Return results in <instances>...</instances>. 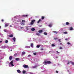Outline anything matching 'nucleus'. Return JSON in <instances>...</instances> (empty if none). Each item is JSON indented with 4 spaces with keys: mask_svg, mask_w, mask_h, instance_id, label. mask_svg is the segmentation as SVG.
Segmentation results:
<instances>
[{
    "mask_svg": "<svg viewBox=\"0 0 74 74\" xmlns=\"http://www.w3.org/2000/svg\"><path fill=\"white\" fill-rule=\"evenodd\" d=\"M22 22H25V20H22Z\"/></svg>",
    "mask_w": 74,
    "mask_h": 74,
    "instance_id": "obj_39",
    "label": "nucleus"
},
{
    "mask_svg": "<svg viewBox=\"0 0 74 74\" xmlns=\"http://www.w3.org/2000/svg\"><path fill=\"white\" fill-rule=\"evenodd\" d=\"M44 49H41V50L42 51Z\"/></svg>",
    "mask_w": 74,
    "mask_h": 74,
    "instance_id": "obj_45",
    "label": "nucleus"
},
{
    "mask_svg": "<svg viewBox=\"0 0 74 74\" xmlns=\"http://www.w3.org/2000/svg\"><path fill=\"white\" fill-rule=\"evenodd\" d=\"M70 63V62H69L67 63V64H69Z\"/></svg>",
    "mask_w": 74,
    "mask_h": 74,
    "instance_id": "obj_48",
    "label": "nucleus"
},
{
    "mask_svg": "<svg viewBox=\"0 0 74 74\" xmlns=\"http://www.w3.org/2000/svg\"><path fill=\"white\" fill-rule=\"evenodd\" d=\"M53 33H55L56 34H58V32H56V31H53Z\"/></svg>",
    "mask_w": 74,
    "mask_h": 74,
    "instance_id": "obj_20",
    "label": "nucleus"
},
{
    "mask_svg": "<svg viewBox=\"0 0 74 74\" xmlns=\"http://www.w3.org/2000/svg\"><path fill=\"white\" fill-rule=\"evenodd\" d=\"M27 16H28V15L27 14L23 15H22V17H27Z\"/></svg>",
    "mask_w": 74,
    "mask_h": 74,
    "instance_id": "obj_5",
    "label": "nucleus"
},
{
    "mask_svg": "<svg viewBox=\"0 0 74 74\" xmlns=\"http://www.w3.org/2000/svg\"><path fill=\"white\" fill-rule=\"evenodd\" d=\"M36 21L35 20H33L31 21V22L30 24H31L32 25L34 24V22H35Z\"/></svg>",
    "mask_w": 74,
    "mask_h": 74,
    "instance_id": "obj_2",
    "label": "nucleus"
},
{
    "mask_svg": "<svg viewBox=\"0 0 74 74\" xmlns=\"http://www.w3.org/2000/svg\"><path fill=\"white\" fill-rule=\"evenodd\" d=\"M17 71L18 73H21V71L19 69L17 70Z\"/></svg>",
    "mask_w": 74,
    "mask_h": 74,
    "instance_id": "obj_6",
    "label": "nucleus"
},
{
    "mask_svg": "<svg viewBox=\"0 0 74 74\" xmlns=\"http://www.w3.org/2000/svg\"><path fill=\"white\" fill-rule=\"evenodd\" d=\"M63 33H64V34H67L68 33L67 32H63Z\"/></svg>",
    "mask_w": 74,
    "mask_h": 74,
    "instance_id": "obj_26",
    "label": "nucleus"
},
{
    "mask_svg": "<svg viewBox=\"0 0 74 74\" xmlns=\"http://www.w3.org/2000/svg\"><path fill=\"white\" fill-rule=\"evenodd\" d=\"M23 67H24V68H25L26 69H27V68H29V66L25 64L23 65Z\"/></svg>",
    "mask_w": 74,
    "mask_h": 74,
    "instance_id": "obj_3",
    "label": "nucleus"
},
{
    "mask_svg": "<svg viewBox=\"0 0 74 74\" xmlns=\"http://www.w3.org/2000/svg\"><path fill=\"white\" fill-rule=\"evenodd\" d=\"M10 27H12V25H10Z\"/></svg>",
    "mask_w": 74,
    "mask_h": 74,
    "instance_id": "obj_50",
    "label": "nucleus"
},
{
    "mask_svg": "<svg viewBox=\"0 0 74 74\" xmlns=\"http://www.w3.org/2000/svg\"><path fill=\"white\" fill-rule=\"evenodd\" d=\"M44 18H45V17L42 16V17L41 19H42V20L44 19Z\"/></svg>",
    "mask_w": 74,
    "mask_h": 74,
    "instance_id": "obj_24",
    "label": "nucleus"
},
{
    "mask_svg": "<svg viewBox=\"0 0 74 74\" xmlns=\"http://www.w3.org/2000/svg\"><path fill=\"white\" fill-rule=\"evenodd\" d=\"M4 31L5 32H7V29H4Z\"/></svg>",
    "mask_w": 74,
    "mask_h": 74,
    "instance_id": "obj_33",
    "label": "nucleus"
},
{
    "mask_svg": "<svg viewBox=\"0 0 74 74\" xmlns=\"http://www.w3.org/2000/svg\"><path fill=\"white\" fill-rule=\"evenodd\" d=\"M10 64H11V66L13 67V66H14V65L13 64V61H12L10 62Z\"/></svg>",
    "mask_w": 74,
    "mask_h": 74,
    "instance_id": "obj_4",
    "label": "nucleus"
},
{
    "mask_svg": "<svg viewBox=\"0 0 74 74\" xmlns=\"http://www.w3.org/2000/svg\"><path fill=\"white\" fill-rule=\"evenodd\" d=\"M73 27H70V30H73Z\"/></svg>",
    "mask_w": 74,
    "mask_h": 74,
    "instance_id": "obj_28",
    "label": "nucleus"
},
{
    "mask_svg": "<svg viewBox=\"0 0 74 74\" xmlns=\"http://www.w3.org/2000/svg\"><path fill=\"white\" fill-rule=\"evenodd\" d=\"M8 40H6L5 41V43H8Z\"/></svg>",
    "mask_w": 74,
    "mask_h": 74,
    "instance_id": "obj_27",
    "label": "nucleus"
},
{
    "mask_svg": "<svg viewBox=\"0 0 74 74\" xmlns=\"http://www.w3.org/2000/svg\"><path fill=\"white\" fill-rule=\"evenodd\" d=\"M23 74H25V73H26V71H23Z\"/></svg>",
    "mask_w": 74,
    "mask_h": 74,
    "instance_id": "obj_21",
    "label": "nucleus"
},
{
    "mask_svg": "<svg viewBox=\"0 0 74 74\" xmlns=\"http://www.w3.org/2000/svg\"><path fill=\"white\" fill-rule=\"evenodd\" d=\"M12 57L11 56H10L9 57V59L10 60H12Z\"/></svg>",
    "mask_w": 74,
    "mask_h": 74,
    "instance_id": "obj_9",
    "label": "nucleus"
},
{
    "mask_svg": "<svg viewBox=\"0 0 74 74\" xmlns=\"http://www.w3.org/2000/svg\"><path fill=\"white\" fill-rule=\"evenodd\" d=\"M56 58H58V56H56Z\"/></svg>",
    "mask_w": 74,
    "mask_h": 74,
    "instance_id": "obj_47",
    "label": "nucleus"
},
{
    "mask_svg": "<svg viewBox=\"0 0 74 74\" xmlns=\"http://www.w3.org/2000/svg\"><path fill=\"white\" fill-rule=\"evenodd\" d=\"M51 62L49 61H47L45 60L43 62V64H45V65H47V64H51Z\"/></svg>",
    "mask_w": 74,
    "mask_h": 74,
    "instance_id": "obj_1",
    "label": "nucleus"
},
{
    "mask_svg": "<svg viewBox=\"0 0 74 74\" xmlns=\"http://www.w3.org/2000/svg\"><path fill=\"white\" fill-rule=\"evenodd\" d=\"M0 29H1V26H0Z\"/></svg>",
    "mask_w": 74,
    "mask_h": 74,
    "instance_id": "obj_52",
    "label": "nucleus"
},
{
    "mask_svg": "<svg viewBox=\"0 0 74 74\" xmlns=\"http://www.w3.org/2000/svg\"><path fill=\"white\" fill-rule=\"evenodd\" d=\"M56 73H58V71H56Z\"/></svg>",
    "mask_w": 74,
    "mask_h": 74,
    "instance_id": "obj_41",
    "label": "nucleus"
},
{
    "mask_svg": "<svg viewBox=\"0 0 74 74\" xmlns=\"http://www.w3.org/2000/svg\"><path fill=\"white\" fill-rule=\"evenodd\" d=\"M20 28L21 29H23V27H21Z\"/></svg>",
    "mask_w": 74,
    "mask_h": 74,
    "instance_id": "obj_36",
    "label": "nucleus"
},
{
    "mask_svg": "<svg viewBox=\"0 0 74 74\" xmlns=\"http://www.w3.org/2000/svg\"><path fill=\"white\" fill-rule=\"evenodd\" d=\"M44 34H45V35H47V32H45L44 33Z\"/></svg>",
    "mask_w": 74,
    "mask_h": 74,
    "instance_id": "obj_31",
    "label": "nucleus"
},
{
    "mask_svg": "<svg viewBox=\"0 0 74 74\" xmlns=\"http://www.w3.org/2000/svg\"><path fill=\"white\" fill-rule=\"evenodd\" d=\"M36 47H37V48H40V46L39 45H37L36 46Z\"/></svg>",
    "mask_w": 74,
    "mask_h": 74,
    "instance_id": "obj_25",
    "label": "nucleus"
},
{
    "mask_svg": "<svg viewBox=\"0 0 74 74\" xmlns=\"http://www.w3.org/2000/svg\"><path fill=\"white\" fill-rule=\"evenodd\" d=\"M36 35H37L38 36H40V34L39 33H37L36 34Z\"/></svg>",
    "mask_w": 74,
    "mask_h": 74,
    "instance_id": "obj_37",
    "label": "nucleus"
},
{
    "mask_svg": "<svg viewBox=\"0 0 74 74\" xmlns=\"http://www.w3.org/2000/svg\"><path fill=\"white\" fill-rule=\"evenodd\" d=\"M31 46L32 48H33V43H32L31 44Z\"/></svg>",
    "mask_w": 74,
    "mask_h": 74,
    "instance_id": "obj_12",
    "label": "nucleus"
},
{
    "mask_svg": "<svg viewBox=\"0 0 74 74\" xmlns=\"http://www.w3.org/2000/svg\"><path fill=\"white\" fill-rule=\"evenodd\" d=\"M30 56H31V55H28V57H30Z\"/></svg>",
    "mask_w": 74,
    "mask_h": 74,
    "instance_id": "obj_40",
    "label": "nucleus"
},
{
    "mask_svg": "<svg viewBox=\"0 0 74 74\" xmlns=\"http://www.w3.org/2000/svg\"><path fill=\"white\" fill-rule=\"evenodd\" d=\"M39 33H42V30H39L38 31Z\"/></svg>",
    "mask_w": 74,
    "mask_h": 74,
    "instance_id": "obj_19",
    "label": "nucleus"
},
{
    "mask_svg": "<svg viewBox=\"0 0 74 74\" xmlns=\"http://www.w3.org/2000/svg\"><path fill=\"white\" fill-rule=\"evenodd\" d=\"M67 44H68V45H70V43L69 42H68Z\"/></svg>",
    "mask_w": 74,
    "mask_h": 74,
    "instance_id": "obj_34",
    "label": "nucleus"
},
{
    "mask_svg": "<svg viewBox=\"0 0 74 74\" xmlns=\"http://www.w3.org/2000/svg\"><path fill=\"white\" fill-rule=\"evenodd\" d=\"M0 43H1V42H2V41H0Z\"/></svg>",
    "mask_w": 74,
    "mask_h": 74,
    "instance_id": "obj_49",
    "label": "nucleus"
},
{
    "mask_svg": "<svg viewBox=\"0 0 74 74\" xmlns=\"http://www.w3.org/2000/svg\"><path fill=\"white\" fill-rule=\"evenodd\" d=\"M1 21H2V22H3V21H4V20H3V19H2V20H1Z\"/></svg>",
    "mask_w": 74,
    "mask_h": 74,
    "instance_id": "obj_42",
    "label": "nucleus"
},
{
    "mask_svg": "<svg viewBox=\"0 0 74 74\" xmlns=\"http://www.w3.org/2000/svg\"><path fill=\"white\" fill-rule=\"evenodd\" d=\"M36 53H34L33 54L34 55L36 56Z\"/></svg>",
    "mask_w": 74,
    "mask_h": 74,
    "instance_id": "obj_30",
    "label": "nucleus"
},
{
    "mask_svg": "<svg viewBox=\"0 0 74 74\" xmlns=\"http://www.w3.org/2000/svg\"><path fill=\"white\" fill-rule=\"evenodd\" d=\"M56 52L57 53H59V52H58V51H57Z\"/></svg>",
    "mask_w": 74,
    "mask_h": 74,
    "instance_id": "obj_43",
    "label": "nucleus"
},
{
    "mask_svg": "<svg viewBox=\"0 0 74 74\" xmlns=\"http://www.w3.org/2000/svg\"><path fill=\"white\" fill-rule=\"evenodd\" d=\"M15 60L16 61H19V60H20V59H19V58H17L15 59Z\"/></svg>",
    "mask_w": 74,
    "mask_h": 74,
    "instance_id": "obj_8",
    "label": "nucleus"
},
{
    "mask_svg": "<svg viewBox=\"0 0 74 74\" xmlns=\"http://www.w3.org/2000/svg\"><path fill=\"white\" fill-rule=\"evenodd\" d=\"M66 25H70V23L68 22H67L66 23Z\"/></svg>",
    "mask_w": 74,
    "mask_h": 74,
    "instance_id": "obj_16",
    "label": "nucleus"
},
{
    "mask_svg": "<svg viewBox=\"0 0 74 74\" xmlns=\"http://www.w3.org/2000/svg\"><path fill=\"white\" fill-rule=\"evenodd\" d=\"M10 51H12V50H11Z\"/></svg>",
    "mask_w": 74,
    "mask_h": 74,
    "instance_id": "obj_53",
    "label": "nucleus"
},
{
    "mask_svg": "<svg viewBox=\"0 0 74 74\" xmlns=\"http://www.w3.org/2000/svg\"><path fill=\"white\" fill-rule=\"evenodd\" d=\"M9 37H13V35L12 34H11L10 35H9Z\"/></svg>",
    "mask_w": 74,
    "mask_h": 74,
    "instance_id": "obj_18",
    "label": "nucleus"
},
{
    "mask_svg": "<svg viewBox=\"0 0 74 74\" xmlns=\"http://www.w3.org/2000/svg\"><path fill=\"white\" fill-rule=\"evenodd\" d=\"M52 26V24H50L49 25V26L50 27H51Z\"/></svg>",
    "mask_w": 74,
    "mask_h": 74,
    "instance_id": "obj_17",
    "label": "nucleus"
},
{
    "mask_svg": "<svg viewBox=\"0 0 74 74\" xmlns=\"http://www.w3.org/2000/svg\"><path fill=\"white\" fill-rule=\"evenodd\" d=\"M60 44H61H61H62V43H60Z\"/></svg>",
    "mask_w": 74,
    "mask_h": 74,
    "instance_id": "obj_51",
    "label": "nucleus"
},
{
    "mask_svg": "<svg viewBox=\"0 0 74 74\" xmlns=\"http://www.w3.org/2000/svg\"><path fill=\"white\" fill-rule=\"evenodd\" d=\"M56 40H57L58 39V38H56L55 39Z\"/></svg>",
    "mask_w": 74,
    "mask_h": 74,
    "instance_id": "obj_46",
    "label": "nucleus"
},
{
    "mask_svg": "<svg viewBox=\"0 0 74 74\" xmlns=\"http://www.w3.org/2000/svg\"><path fill=\"white\" fill-rule=\"evenodd\" d=\"M15 40H16L15 38L14 37L13 38V40L14 41V42H15Z\"/></svg>",
    "mask_w": 74,
    "mask_h": 74,
    "instance_id": "obj_15",
    "label": "nucleus"
},
{
    "mask_svg": "<svg viewBox=\"0 0 74 74\" xmlns=\"http://www.w3.org/2000/svg\"><path fill=\"white\" fill-rule=\"evenodd\" d=\"M36 67H37V66L36 65L32 67V68H33V69H35L36 68Z\"/></svg>",
    "mask_w": 74,
    "mask_h": 74,
    "instance_id": "obj_13",
    "label": "nucleus"
},
{
    "mask_svg": "<svg viewBox=\"0 0 74 74\" xmlns=\"http://www.w3.org/2000/svg\"><path fill=\"white\" fill-rule=\"evenodd\" d=\"M22 55H25V54H26V52H25V51H23L22 52Z\"/></svg>",
    "mask_w": 74,
    "mask_h": 74,
    "instance_id": "obj_14",
    "label": "nucleus"
},
{
    "mask_svg": "<svg viewBox=\"0 0 74 74\" xmlns=\"http://www.w3.org/2000/svg\"><path fill=\"white\" fill-rule=\"evenodd\" d=\"M71 63L72 64V65H73V66H74V62H71Z\"/></svg>",
    "mask_w": 74,
    "mask_h": 74,
    "instance_id": "obj_29",
    "label": "nucleus"
},
{
    "mask_svg": "<svg viewBox=\"0 0 74 74\" xmlns=\"http://www.w3.org/2000/svg\"><path fill=\"white\" fill-rule=\"evenodd\" d=\"M31 30L32 31H34V30H35V29L34 28H32L31 29Z\"/></svg>",
    "mask_w": 74,
    "mask_h": 74,
    "instance_id": "obj_23",
    "label": "nucleus"
},
{
    "mask_svg": "<svg viewBox=\"0 0 74 74\" xmlns=\"http://www.w3.org/2000/svg\"><path fill=\"white\" fill-rule=\"evenodd\" d=\"M20 24L22 26H24V25H25V23H23V22L21 23H20Z\"/></svg>",
    "mask_w": 74,
    "mask_h": 74,
    "instance_id": "obj_7",
    "label": "nucleus"
},
{
    "mask_svg": "<svg viewBox=\"0 0 74 74\" xmlns=\"http://www.w3.org/2000/svg\"><path fill=\"white\" fill-rule=\"evenodd\" d=\"M9 25V24H8V23L6 24L5 26V27H7V26H8Z\"/></svg>",
    "mask_w": 74,
    "mask_h": 74,
    "instance_id": "obj_10",
    "label": "nucleus"
},
{
    "mask_svg": "<svg viewBox=\"0 0 74 74\" xmlns=\"http://www.w3.org/2000/svg\"><path fill=\"white\" fill-rule=\"evenodd\" d=\"M30 46H27L25 47V48H30Z\"/></svg>",
    "mask_w": 74,
    "mask_h": 74,
    "instance_id": "obj_11",
    "label": "nucleus"
},
{
    "mask_svg": "<svg viewBox=\"0 0 74 74\" xmlns=\"http://www.w3.org/2000/svg\"><path fill=\"white\" fill-rule=\"evenodd\" d=\"M65 40H66V41H67V40H68L67 38H66L65 39Z\"/></svg>",
    "mask_w": 74,
    "mask_h": 74,
    "instance_id": "obj_44",
    "label": "nucleus"
},
{
    "mask_svg": "<svg viewBox=\"0 0 74 74\" xmlns=\"http://www.w3.org/2000/svg\"><path fill=\"white\" fill-rule=\"evenodd\" d=\"M61 40L60 39H58V41H59V42H61V41H60Z\"/></svg>",
    "mask_w": 74,
    "mask_h": 74,
    "instance_id": "obj_38",
    "label": "nucleus"
},
{
    "mask_svg": "<svg viewBox=\"0 0 74 74\" xmlns=\"http://www.w3.org/2000/svg\"><path fill=\"white\" fill-rule=\"evenodd\" d=\"M41 21V19H40L39 21H38L37 23H40V22Z\"/></svg>",
    "mask_w": 74,
    "mask_h": 74,
    "instance_id": "obj_22",
    "label": "nucleus"
},
{
    "mask_svg": "<svg viewBox=\"0 0 74 74\" xmlns=\"http://www.w3.org/2000/svg\"><path fill=\"white\" fill-rule=\"evenodd\" d=\"M51 45L53 47H55V45L54 44H52Z\"/></svg>",
    "mask_w": 74,
    "mask_h": 74,
    "instance_id": "obj_32",
    "label": "nucleus"
},
{
    "mask_svg": "<svg viewBox=\"0 0 74 74\" xmlns=\"http://www.w3.org/2000/svg\"><path fill=\"white\" fill-rule=\"evenodd\" d=\"M60 49H63V48H62V47H60Z\"/></svg>",
    "mask_w": 74,
    "mask_h": 74,
    "instance_id": "obj_35",
    "label": "nucleus"
}]
</instances>
